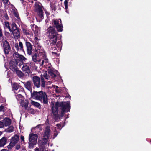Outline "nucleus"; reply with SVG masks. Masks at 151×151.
Here are the masks:
<instances>
[{"label":"nucleus","instance_id":"obj_1","mask_svg":"<svg viewBox=\"0 0 151 151\" xmlns=\"http://www.w3.org/2000/svg\"><path fill=\"white\" fill-rule=\"evenodd\" d=\"M48 74L50 76H48L47 73H45L43 75L41 76V84L40 83V78L37 76H34L32 78V80L34 85L37 88L40 87V86L44 88L45 85V78L49 80L50 78V76L51 78L55 79L56 77L60 76V74L57 70L54 69L51 66H49L47 69Z\"/></svg>","mask_w":151,"mask_h":151},{"label":"nucleus","instance_id":"obj_2","mask_svg":"<svg viewBox=\"0 0 151 151\" xmlns=\"http://www.w3.org/2000/svg\"><path fill=\"white\" fill-rule=\"evenodd\" d=\"M46 33L48 35V36L50 39V45L51 46L52 49L55 52H52V53L57 55L56 53V50L57 49L56 47L58 48H60L61 46V42H58L56 44L57 39V35H58L57 32L55 30V28L51 26H50L46 30Z\"/></svg>","mask_w":151,"mask_h":151},{"label":"nucleus","instance_id":"obj_3","mask_svg":"<svg viewBox=\"0 0 151 151\" xmlns=\"http://www.w3.org/2000/svg\"><path fill=\"white\" fill-rule=\"evenodd\" d=\"M60 108L61 110V115L63 116L65 113L69 112L70 111V103L69 102H56L55 104H52V110L53 117L56 120L59 119V116L58 115V108Z\"/></svg>","mask_w":151,"mask_h":151},{"label":"nucleus","instance_id":"obj_4","mask_svg":"<svg viewBox=\"0 0 151 151\" xmlns=\"http://www.w3.org/2000/svg\"><path fill=\"white\" fill-rule=\"evenodd\" d=\"M32 60L36 63H39L41 65L45 66L46 65L45 64L48 62V60L45 56L37 53H35L32 55Z\"/></svg>","mask_w":151,"mask_h":151},{"label":"nucleus","instance_id":"obj_5","mask_svg":"<svg viewBox=\"0 0 151 151\" xmlns=\"http://www.w3.org/2000/svg\"><path fill=\"white\" fill-rule=\"evenodd\" d=\"M43 8V7L40 3L38 1L35 2L34 9L37 13V16L40 19L39 21V22L41 21L44 18Z\"/></svg>","mask_w":151,"mask_h":151},{"label":"nucleus","instance_id":"obj_6","mask_svg":"<svg viewBox=\"0 0 151 151\" xmlns=\"http://www.w3.org/2000/svg\"><path fill=\"white\" fill-rule=\"evenodd\" d=\"M38 136L33 133L30 134L29 137V147L30 149L33 148L34 146L37 142Z\"/></svg>","mask_w":151,"mask_h":151},{"label":"nucleus","instance_id":"obj_7","mask_svg":"<svg viewBox=\"0 0 151 151\" xmlns=\"http://www.w3.org/2000/svg\"><path fill=\"white\" fill-rule=\"evenodd\" d=\"M12 31L14 37L15 38H19L20 37V32L19 29L17 28L16 24L13 23L12 24Z\"/></svg>","mask_w":151,"mask_h":151},{"label":"nucleus","instance_id":"obj_8","mask_svg":"<svg viewBox=\"0 0 151 151\" xmlns=\"http://www.w3.org/2000/svg\"><path fill=\"white\" fill-rule=\"evenodd\" d=\"M34 65L35 64L32 62L24 63L22 67V71L29 74L31 72L30 68L34 66Z\"/></svg>","mask_w":151,"mask_h":151},{"label":"nucleus","instance_id":"obj_9","mask_svg":"<svg viewBox=\"0 0 151 151\" xmlns=\"http://www.w3.org/2000/svg\"><path fill=\"white\" fill-rule=\"evenodd\" d=\"M52 24L56 28L58 31L61 32L63 31V27L61 19L53 20Z\"/></svg>","mask_w":151,"mask_h":151},{"label":"nucleus","instance_id":"obj_10","mask_svg":"<svg viewBox=\"0 0 151 151\" xmlns=\"http://www.w3.org/2000/svg\"><path fill=\"white\" fill-rule=\"evenodd\" d=\"M9 67L10 69L13 72L20 73L21 74V71L19 70L17 66V61L12 60L9 63Z\"/></svg>","mask_w":151,"mask_h":151},{"label":"nucleus","instance_id":"obj_11","mask_svg":"<svg viewBox=\"0 0 151 151\" xmlns=\"http://www.w3.org/2000/svg\"><path fill=\"white\" fill-rule=\"evenodd\" d=\"M34 46L36 53L46 56L45 52L43 48L40 45L39 43H37L36 44L34 45Z\"/></svg>","mask_w":151,"mask_h":151},{"label":"nucleus","instance_id":"obj_12","mask_svg":"<svg viewBox=\"0 0 151 151\" xmlns=\"http://www.w3.org/2000/svg\"><path fill=\"white\" fill-rule=\"evenodd\" d=\"M8 12L10 15H14L17 19L19 18L17 9L13 5H11V7L9 9Z\"/></svg>","mask_w":151,"mask_h":151},{"label":"nucleus","instance_id":"obj_13","mask_svg":"<svg viewBox=\"0 0 151 151\" xmlns=\"http://www.w3.org/2000/svg\"><path fill=\"white\" fill-rule=\"evenodd\" d=\"M44 93L42 91L38 92L34 91L32 93H31V97L34 99L39 101Z\"/></svg>","mask_w":151,"mask_h":151},{"label":"nucleus","instance_id":"obj_14","mask_svg":"<svg viewBox=\"0 0 151 151\" xmlns=\"http://www.w3.org/2000/svg\"><path fill=\"white\" fill-rule=\"evenodd\" d=\"M49 138L47 137H43L42 140L39 142V143L41 144V145L39 146L41 151H42L44 149V145L47 143Z\"/></svg>","mask_w":151,"mask_h":151},{"label":"nucleus","instance_id":"obj_15","mask_svg":"<svg viewBox=\"0 0 151 151\" xmlns=\"http://www.w3.org/2000/svg\"><path fill=\"white\" fill-rule=\"evenodd\" d=\"M13 56L15 59V61H25L27 59L24 56L19 54L18 52H15L13 54Z\"/></svg>","mask_w":151,"mask_h":151},{"label":"nucleus","instance_id":"obj_16","mask_svg":"<svg viewBox=\"0 0 151 151\" xmlns=\"http://www.w3.org/2000/svg\"><path fill=\"white\" fill-rule=\"evenodd\" d=\"M25 45L27 54L29 55H31L32 53V45L30 42L27 41L25 42Z\"/></svg>","mask_w":151,"mask_h":151},{"label":"nucleus","instance_id":"obj_17","mask_svg":"<svg viewBox=\"0 0 151 151\" xmlns=\"http://www.w3.org/2000/svg\"><path fill=\"white\" fill-rule=\"evenodd\" d=\"M12 87L14 93H17V91L19 90L20 93H23L22 91V88L17 83H14L12 85Z\"/></svg>","mask_w":151,"mask_h":151},{"label":"nucleus","instance_id":"obj_18","mask_svg":"<svg viewBox=\"0 0 151 151\" xmlns=\"http://www.w3.org/2000/svg\"><path fill=\"white\" fill-rule=\"evenodd\" d=\"M62 127H61V125L59 124H57L56 127H55L53 130V134L52 138L53 139L55 138L57 135L59 131L61 130Z\"/></svg>","mask_w":151,"mask_h":151},{"label":"nucleus","instance_id":"obj_19","mask_svg":"<svg viewBox=\"0 0 151 151\" xmlns=\"http://www.w3.org/2000/svg\"><path fill=\"white\" fill-rule=\"evenodd\" d=\"M3 46L4 52L6 54H8L11 50L10 45L6 41H5L4 42Z\"/></svg>","mask_w":151,"mask_h":151},{"label":"nucleus","instance_id":"obj_20","mask_svg":"<svg viewBox=\"0 0 151 151\" xmlns=\"http://www.w3.org/2000/svg\"><path fill=\"white\" fill-rule=\"evenodd\" d=\"M24 84L25 87L32 93V88L33 86V84L31 81H28L26 82H24Z\"/></svg>","mask_w":151,"mask_h":151},{"label":"nucleus","instance_id":"obj_21","mask_svg":"<svg viewBox=\"0 0 151 151\" xmlns=\"http://www.w3.org/2000/svg\"><path fill=\"white\" fill-rule=\"evenodd\" d=\"M51 133V130L50 127L49 126H47L45 129L44 133L43 134V137H46L47 138H50Z\"/></svg>","mask_w":151,"mask_h":151},{"label":"nucleus","instance_id":"obj_22","mask_svg":"<svg viewBox=\"0 0 151 151\" xmlns=\"http://www.w3.org/2000/svg\"><path fill=\"white\" fill-rule=\"evenodd\" d=\"M41 98L39 100L41 102L45 104L48 103V98L47 95L45 92H44L41 96Z\"/></svg>","mask_w":151,"mask_h":151},{"label":"nucleus","instance_id":"obj_23","mask_svg":"<svg viewBox=\"0 0 151 151\" xmlns=\"http://www.w3.org/2000/svg\"><path fill=\"white\" fill-rule=\"evenodd\" d=\"M14 46L17 51H18L19 49L24 52L25 51L23 49V45L21 42H19V44L17 43H15Z\"/></svg>","mask_w":151,"mask_h":151},{"label":"nucleus","instance_id":"obj_24","mask_svg":"<svg viewBox=\"0 0 151 151\" xmlns=\"http://www.w3.org/2000/svg\"><path fill=\"white\" fill-rule=\"evenodd\" d=\"M19 140V137L17 135H14L11 138V142L14 145L17 143Z\"/></svg>","mask_w":151,"mask_h":151},{"label":"nucleus","instance_id":"obj_25","mask_svg":"<svg viewBox=\"0 0 151 151\" xmlns=\"http://www.w3.org/2000/svg\"><path fill=\"white\" fill-rule=\"evenodd\" d=\"M31 28L32 30L34 32L35 35L39 34V32L40 31V29L37 26L33 24L31 26Z\"/></svg>","mask_w":151,"mask_h":151},{"label":"nucleus","instance_id":"obj_26","mask_svg":"<svg viewBox=\"0 0 151 151\" xmlns=\"http://www.w3.org/2000/svg\"><path fill=\"white\" fill-rule=\"evenodd\" d=\"M7 139L5 137H2L0 139V147H3L6 143Z\"/></svg>","mask_w":151,"mask_h":151},{"label":"nucleus","instance_id":"obj_27","mask_svg":"<svg viewBox=\"0 0 151 151\" xmlns=\"http://www.w3.org/2000/svg\"><path fill=\"white\" fill-rule=\"evenodd\" d=\"M3 121L4 124L5 126L9 125L11 122V119L8 118H5Z\"/></svg>","mask_w":151,"mask_h":151},{"label":"nucleus","instance_id":"obj_28","mask_svg":"<svg viewBox=\"0 0 151 151\" xmlns=\"http://www.w3.org/2000/svg\"><path fill=\"white\" fill-rule=\"evenodd\" d=\"M20 102L21 105L23 107H24L25 109H27L28 106V102L27 101H22Z\"/></svg>","mask_w":151,"mask_h":151},{"label":"nucleus","instance_id":"obj_29","mask_svg":"<svg viewBox=\"0 0 151 151\" xmlns=\"http://www.w3.org/2000/svg\"><path fill=\"white\" fill-rule=\"evenodd\" d=\"M22 95L19 93L17 95H15L16 99L19 101L21 102L24 100V97Z\"/></svg>","mask_w":151,"mask_h":151},{"label":"nucleus","instance_id":"obj_30","mask_svg":"<svg viewBox=\"0 0 151 151\" xmlns=\"http://www.w3.org/2000/svg\"><path fill=\"white\" fill-rule=\"evenodd\" d=\"M50 7L52 10L55 11L56 9L55 1H52L50 3Z\"/></svg>","mask_w":151,"mask_h":151},{"label":"nucleus","instance_id":"obj_31","mask_svg":"<svg viewBox=\"0 0 151 151\" xmlns=\"http://www.w3.org/2000/svg\"><path fill=\"white\" fill-rule=\"evenodd\" d=\"M31 103L32 105L37 108H40V104L38 102H35L32 100L31 101Z\"/></svg>","mask_w":151,"mask_h":151},{"label":"nucleus","instance_id":"obj_32","mask_svg":"<svg viewBox=\"0 0 151 151\" xmlns=\"http://www.w3.org/2000/svg\"><path fill=\"white\" fill-rule=\"evenodd\" d=\"M38 35L39 34L35 35L34 40L35 42L34 45H35V44H36L37 43H38V41L40 40V38L38 36Z\"/></svg>","mask_w":151,"mask_h":151},{"label":"nucleus","instance_id":"obj_33","mask_svg":"<svg viewBox=\"0 0 151 151\" xmlns=\"http://www.w3.org/2000/svg\"><path fill=\"white\" fill-rule=\"evenodd\" d=\"M14 128L12 126H10L8 128L6 129L5 131L6 132L11 133L13 131Z\"/></svg>","mask_w":151,"mask_h":151},{"label":"nucleus","instance_id":"obj_34","mask_svg":"<svg viewBox=\"0 0 151 151\" xmlns=\"http://www.w3.org/2000/svg\"><path fill=\"white\" fill-rule=\"evenodd\" d=\"M69 0H65L64 1V5L65 6V11L67 13H68V11L67 10L68 8V4Z\"/></svg>","mask_w":151,"mask_h":151},{"label":"nucleus","instance_id":"obj_35","mask_svg":"<svg viewBox=\"0 0 151 151\" xmlns=\"http://www.w3.org/2000/svg\"><path fill=\"white\" fill-rule=\"evenodd\" d=\"M5 26L10 31H12V28H11L9 26V24L8 22H5L4 24Z\"/></svg>","mask_w":151,"mask_h":151},{"label":"nucleus","instance_id":"obj_36","mask_svg":"<svg viewBox=\"0 0 151 151\" xmlns=\"http://www.w3.org/2000/svg\"><path fill=\"white\" fill-rule=\"evenodd\" d=\"M14 145H14V144L10 142L9 145L7 146V147L9 149H11Z\"/></svg>","mask_w":151,"mask_h":151},{"label":"nucleus","instance_id":"obj_37","mask_svg":"<svg viewBox=\"0 0 151 151\" xmlns=\"http://www.w3.org/2000/svg\"><path fill=\"white\" fill-rule=\"evenodd\" d=\"M14 145H14V144L10 142L9 145L7 146V147L9 149H11Z\"/></svg>","mask_w":151,"mask_h":151},{"label":"nucleus","instance_id":"obj_38","mask_svg":"<svg viewBox=\"0 0 151 151\" xmlns=\"http://www.w3.org/2000/svg\"><path fill=\"white\" fill-rule=\"evenodd\" d=\"M44 125V124H39V125H37L35 127V128L36 129H39V131H40V130H42V128L41 127V126L42 125Z\"/></svg>","mask_w":151,"mask_h":151},{"label":"nucleus","instance_id":"obj_39","mask_svg":"<svg viewBox=\"0 0 151 151\" xmlns=\"http://www.w3.org/2000/svg\"><path fill=\"white\" fill-rule=\"evenodd\" d=\"M23 63L22 61H19L18 62L17 61V65L19 67H21L22 65H23Z\"/></svg>","mask_w":151,"mask_h":151},{"label":"nucleus","instance_id":"obj_40","mask_svg":"<svg viewBox=\"0 0 151 151\" xmlns=\"http://www.w3.org/2000/svg\"><path fill=\"white\" fill-rule=\"evenodd\" d=\"M22 30H23V33H24L25 34H26V35H29V33L28 31L26 29L23 28L22 29Z\"/></svg>","mask_w":151,"mask_h":151},{"label":"nucleus","instance_id":"obj_41","mask_svg":"<svg viewBox=\"0 0 151 151\" xmlns=\"http://www.w3.org/2000/svg\"><path fill=\"white\" fill-rule=\"evenodd\" d=\"M22 91L23 92V93H21V92L20 93V92H19V90H18L17 91V93H14L16 94H18L19 93L20 94H23L24 93V89L23 88H22Z\"/></svg>","mask_w":151,"mask_h":151},{"label":"nucleus","instance_id":"obj_42","mask_svg":"<svg viewBox=\"0 0 151 151\" xmlns=\"http://www.w3.org/2000/svg\"><path fill=\"white\" fill-rule=\"evenodd\" d=\"M4 126L3 122L0 121V128H4Z\"/></svg>","mask_w":151,"mask_h":151},{"label":"nucleus","instance_id":"obj_43","mask_svg":"<svg viewBox=\"0 0 151 151\" xmlns=\"http://www.w3.org/2000/svg\"><path fill=\"white\" fill-rule=\"evenodd\" d=\"M30 113L32 114H34L35 113V111L34 109L32 108H30L29 109Z\"/></svg>","mask_w":151,"mask_h":151},{"label":"nucleus","instance_id":"obj_44","mask_svg":"<svg viewBox=\"0 0 151 151\" xmlns=\"http://www.w3.org/2000/svg\"><path fill=\"white\" fill-rule=\"evenodd\" d=\"M21 146L19 144H17L16 146V149L17 150H18L20 149Z\"/></svg>","mask_w":151,"mask_h":151},{"label":"nucleus","instance_id":"obj_45","mask_svg":"<svg viewBox=\"0 0 151 151\" xmlns=\"http://www.w3.org/2000/svg\"><path fill=\"white\" fill-rule=\"evenodd\" d=\"M22 142H23V143L24 142V137L23 136H21L20 137Z\"/></svg>","mask_w":151,"mask_h":151},{"label":"nucleus","instance_id":"obj_46","mask_svg":"<svg viewBox=\"0 0 151 151\" xmlns=\"http://www.w3.org/2000/svg\"><path fill=\"white\" fill-rule=\"evenodd\" d=\"M4 3V4H8L9 0H2Z\"/></svg>","mask_w":151,"mask_h":151},{"label":"nucleus","instance_id":"obj_47","mask_svg":"<svg viewBox=\"0 0 151 151\" xmlns=\"http://www.w3.org/2000/svg\"><path fill=\"white\" fill-rule=\"evenodd\" d=\"M4 109V107L3 106H0V111H3V110Z\"/></svg>","mask_w":151,"mask_h":151},{"label":"nucleus","instance_id":"obj_48","mask_svg":"<svg viewBox=\"0 0 151 151\" xmlns=\"http://www.w3.org/2000/svg\"><path fill=\"white\" fill-rule=\"evenodd\" d=\"M52 86L53 88L55 89V90L56 91L57 90V88H58V87L57 86L55 85H53Z\"/></svg>","mask_w":151,"mask_h":151},{"label":"nucleus","instance_id":"obj_49","mask_svg":"<svg viewBox=\"0 0 151 151\" xmlns=\"http://www.w3.org/2000/svg\"><path fill=\"white\" fill-rule=\"evenodd\" d=\"M5 35L7 36H9V33L7 32H5Z\"/></svg>","mask_w":151,"mask_h":151},{"label":"nucleus","instance_id":"obj_50","mask_svg":"<svg viewBox=\"0 0 151 151\" xmlns=\"http://www.w3.org/2000/svg\"><path fill=\"white\" fill-rule=\"evenodd\" d=\"M16 73L17 74V75H18V76L19 77H21L22 76V72H21V74L20 73Z\"/></svg>","mask_w":151,"mask_h":151},{"label":"nucleus","instance_id":"obj_51","mask_svg":"<svg viewBox=\"0 0 151 151\" xmlns=\"http://www.w3.org/2000/svg\"><path fill=\"white\" fill-rule=\"evenodd\" d=\"M2 32L1 30H0V37H2Z\"/></svg>","mask_w":151,"mask_h":151},{"label":"nucleus","instance_id":"obj_52","mask_svg":"<svg viewBox=\"0 0 151 151\" xmlns=\"http://www.w3.org/2000/svg\"><path fill=\"white\" fill-rule=\"evenodd\" d=\"M51 83L50 81H48L47 82V83L46 85H50L51 84Z\"/></svg>","mask_w":151,"mask_h":151},{"label":"nucleus","instance_id":"obj_53","mask_svg":"<svg viewBox=\"0 0 151 151\" xmlns=\"http://www.w3.org/2000/svg\"><path fill=\"white\" fill-rule=\"evenodd\" d=\"M1 151H9L7 149H2Z\"/></svg>","mask_w":151,"mask_h":151},{"label":"nucleus","instance_id":"obj_54","mask_svg":"<svg viewBox=\"0 0 151 151\" xmlns=\"http://www.w3.org/2000/svg\"><path fill=\"white\" fill-rule=\"evenodd\" d=\"M60 109V110L61 111V110H60V108H59H59H58V109ZM58 111H59V110H58ZM58 115H59L58 114ZM59 116V119H60V117H59V116Z\"/></svg>","mask_w":151,"mask_h":151},{"label":"nucleus","instance_id":"obj_55","mask_svg":"<svg viewBox=\"0 0 151 151\" xmlns=\"http://www.w3.org/2000/svg\"><path fill=\"white\" fill-rule=\"evenodd\" d=\"M5 18L6 19H9L8 17L7 16H6Z\"/></svg>","mask_w":151,"mask_h":151},{"label":"nucleus","instance_id":"obj_56","mask_svg":"<svg viewBox=\"0 0 151 151\" xmlns=\"http://www.w3.org/2000/svg\"><path fill=\"white\" fill-rule=\"evenodd\" d=\"M2 134V132L1 131H0V136Z\"/></svg>","mask_w":151,"mask_h":151},{"label":"nucleus","instance_id":"obj_57","mask_svg":"<svg viewBox=\"0 0 151 151\" xmlns=\"http://www.w3.org/2000/svg\"><path fill=\"white\" fill-rule=\"evenodd\" d=\"M48 120L47 119V121H46V123H48Z\"/></svg>","mask_w":151,"mask_h":151},{"label":"nucleus","instance_id":"obj_58","mask_svg":"<svg viewBox=\"0 0 151 151\" xmlns=\"http://www.w3.org/2000/svg\"><path fill=\"white\" fill-rule=\"evenodd\" d=\"M34 0V1H35V2H36V1H37V0Z\"/></svg>","mask_w":151,"mask_h":151},{"label":"nucleus","instance_id":"obj_59","mask_svg":"<svg viewBox=\"0 0 151 151\" xmlns=\"http://www.w3.org/2000/svg\"><path fill=\"white\" fill-rule=\"evenodd\" d=\"M47 20H46V23H47Z\"/></svg>","mask_w":151,"mask_h":151},{"label":"nucleus","instance_id":"obj_60","mask_svg":"<svg viewBox=\"0 0 151 151\" xmlns=\"http://www.w3.org/2000/svg\"><path fill=\"white\" fill-rule=\"evenodd\" d=\"M47 20H46V23H47Z\"/></svg>","mask_w":151,"mask_h":151},{"label":"nucleus","instance_id":"obj_61","mask_svg":"<svg viewBox=\"0 0 151 151\" xmlns=\"http://www.w3.org/2000/svg\"><path fill=\"white\" fill-rule=\"evenodd\" d=\"M32 3H33V0H32Z\"/></svg>","mask_w":151,"mask_h":151},{"label":"nucleus","instance_id":"obj_62","mask_svg":"<svg viewBox=\"0 0 151 151\" xmlns=\"http://www.w3.org/2000/svg\"><path fill=\"white\" fill-rule=\"evenodd\" d=\"M61 1H62L63 0H60Z\"/></svg>","mask_w":151,"mask_h":151},{"label":"nucleus","instance_id":"obj_63","mask_svg":"<svg viewBox=\"0 0 151 151\" xmlns=\"http://www.w3.org/2000/svg\"><path fill=\"white\" fill-rule=\"evenodd\" d=\"M150 142H151V140H150Z\"/></svg>","mask_w":151,"mask_h":151}]
</instances>
